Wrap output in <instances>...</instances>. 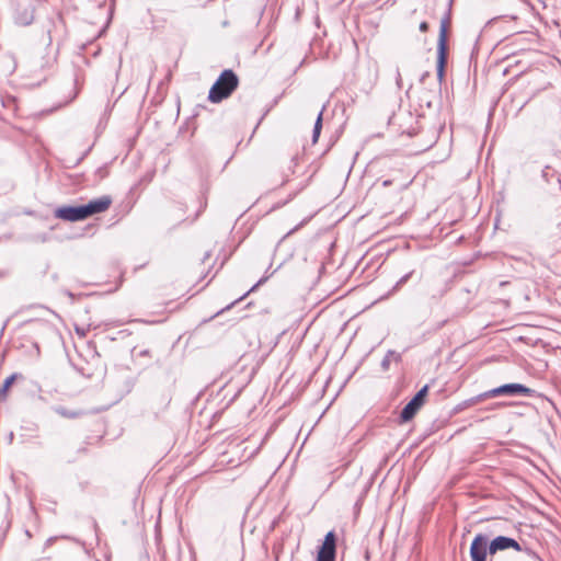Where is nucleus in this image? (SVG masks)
Returning a JSON list of instances; mask_svg holds the SVG:
<instances>
[{
	"label": "nucleus",
	"instance_id": "obj_1",
	"mask_svg": "<svg viewBox=\"0 0 561 561\" xmlns=\"http://www.w3.org/2000/svg\"><path fill=\"white\" fill-rule=\"evenodd\" d=\"M239 78L231 69H225L215 83L211 85L208 100L211 103H219L222 100L229 98L233 91L238 88Z\"/></svg>",
	"mask_w": 561,
	"mask_h": 561
},
{
	"label": "nucleus",
	"instance_id": "obj_2",
	"mask_svg": "<svg viewBox=\"0 0 561 561\" xmlns=\"http://www.w3.org/2000/svg\"><path fill=\"white\" fill-rule=\"evenodd\" d=\"M450 24V12L448 11L440 21L439 35L437 42V65L436 72L439 82L444 79L445 68L448 59L447 34Z\"/></svg>",
	"mask_w": 561,
	"mask_h": 561
},
{
	"label": "nucleus",
	"instance_id": "obj_3",
	"mask_svg": "<svg viewBox=\"0 0 561 561\" xmlns=\"http://www.w3.org/2000/svg\"><path fill=\"white\" fill-rule=\"evenodd\" d=\"M506 549H514L516 551H525L531 558L540 560L539 556L530 548L523 549L522 546L514 538L506 536H497L489 543V553L495 554L497 551Z\"/></svg>",
	"mask_w": 561,
	"mask_h": 561
},
{
	"label": "nucleus",
	"instance_id": "obj_4",
	"mask_svg": "<svg viewBox=\"0 0 561 561\" xmlns=\"http://www.w3.org/2000/svg\"><path fill=\"white\" fill-rule=\"evenodd\" d=\"M111 205V196L102 195L100 197L92 198L83 204L62 205L57 207L55 210H107Z\"/></svg>",
	"mask_w": 561,
	"mask_h": 561
},
{
	"label": "nucleus",
	"instance_id": "obj_5",
	"mask_svg": "<svg viewBox=\"0 0 561 561\" xmlns=\"http://www.w3.org/2000/svg\"><path fill=\"white\" fill-rule=\"evenodd\" d=\"M535 393L534 389H530L522 383H505L500 387L488 390L489 399L500 396H528L531 397Z\"/></svg>",
	"mask_w": 561,
	"mask_h": 561
},
{
	"label": "nucleus",
	"instance_id": "obj_6",
	"mask_svg": "<svg viewBox=\"0 0 561 561\" xmlns=\"http://www.w3.org/2000/svg\"><path fill=\"white\" fill-rule=\"evenodd\" d=\"M428 392V386L422 387L416 394L405 404L400 413L401 422H408L414 417L420 408L424 404Z\"/></svg>",
	"mask_w": 561,
	"mask_h": 561
},
{
	"label": "nucleus",
	"instance_id": "obj_7",
	"mask_svg": "<svg viewBox=\"0 0 561 561\" xmlns=\"http://www.w3.org/2000/svg\"><path fill=\"white\" fill-rule=\"evenodd\" d=\"M336 558V536L334 531H329L320 546L316 561H335Z\"/></svg>",
	"mask_w": 561,
	"mask_h": 561
},
{
	"label": "nucleus",
	"instance_id": "obj_8",
	"mask_svg": "<svg viewBox=\"0 0 561 561\" xmlns=\"http://www.w3.org/2000/svg\"><path fill=\"white\" fill-rule=\"evenodd\" d=\"M489 552L488 536L478 534L474 536L470 546V557L472 561H485Z\"/></svg>",
	"mask_w": 561,
	"mask_h": 561
},
{
	"label": "nucleus",
	"instance_id": "obj_9",
	"mask_svg": "<svg viewBox=\"0 0 561 561\" xmlns=\"http://www.w3.org/2000/svg\"><path fill=\"white\" fill-rule=\"evenodd\" d=\"M94 213H54L57 219L68 222H78L87 220Z\"/></svg>",
	"mask_w": 561,
	"mask_h": 561
},
{
	"label": "nucleus",
	"instance_id": "obj_10",
	"mask_svg": "<svg viewBox=\"0 0 561 561\" xmlns=\"http://www.w3.org/2000/svg\"><path fill=\"white\" fill-rule=\"evenodd\" d=\"M22 378V374L13 373L12 375L4 379L2 386L0 387V402L7 401L9 389L11 388L15 380Z\"/></svg>",
	"mask_w": 561,
	"mask_h": 561
},
{
	"label": "nucleus",
	"instance_id": "obj_11",
	"mask_svg": "<svg viewBox=\"0 0 561 561\" xmlns=\"http://www.w3.org/2000/svg\"><path fill=\"white\" fill-rule=\"evenodd\" d=\"M15 22L20 25H30L33 20H34V15H33V10H30L27 8H24V9H18L16 10V13H15Z\"/></svg>",
	"mask_w": 561,
	"mask_h": 561
},
{
	"label": "nucleus",
	"instance_id": "obj_12",
	"mask_svg": "<svg viewBox=\"0 0 561 561\" xmlns=\"http://www.w3.org/2000/svg\"><path fill=\"white\" fill-rule=\"evenodd\" d=\"M489 399V394H488V391H484L478 396H474L472 398H469L465 401H462L461 403L458 404L457 407V411H462L467 408H470V407H473L484 400Z\"/></svg>",
	"mask_w": 561,
	"mask_h": 561
},
{
	"label": "nucleus",
	"instance_id": "obj_13",
	"mask_svg": "<svg viewBox=\"0 0 561 561\" xmlns=\"http://www.w3.org/2000/svg\"><path fill=\"white\" fill-rule=\"evenodd\" d=\"M54 411L66 419H78L83 414L80 410H69L65 407H55Z\"/></svg>",
	"mask_w": 561,
	"mask_h": 561
},
{
	"label": "nucleus",
	"instance_id": "obj_14",
	"mask_svg": "<svg viewBox=\"0 0 561 561\" xmlns=\"http://www.w3.org/2000/svg\"><path fill=\"white\" fill-rule=\"evenodd\" d=\"M414 274V271H409L408 273H405L403 276H401L397 283L393 285V287L391 288V290L389 291V295H392L397 291H399L409 280L410 278L413 276Z\"/></svg>",
	"mask_w": 561,
	"mask_h": 561
},
{
	"label": "nucleus",
	"instance_id": "obj_15",
	"mask_svg": "<svg viewBox=\"0 0 561 561\" xmlns=\"http://www.w3.org/2000/svg\"><path fill=\"white\" fill-rule=\"evenodd\" d=\"M323 111H324V107L318 114L314 126H313V130H312V142L313 144H316L318 141V138H319L321 129H322Z\"/></svg>",
	"mask_w": 561,
	"mask_h": 561
},
{
	"label": "nucleus",
	"instance_id": "obj_16",
	"mask_svg": "<svg viewBox=\"0 0 561 561\" xmlns=\"http://www.w3.org/2000/svg\"><path fill=\"white\" fill-rule=\"evenodd\" d=\"M297 163H298V156H294L289 161L286 172H283L282 184H285L286 182H288L289 176L295 173V168H296Z\"/></svg>",
	"mask_w": 561,
	"mask_h": 561
},
{
	"label": "nucleus",
	"instance_id": "obj_17",
	"mask_svg": "<svg viewBox=\"0 0 561 561\" xmlns=\"http://www.w3.org/2000/svg\"><path fill=\"white\" fill-rule=\"evenodd\" d=\"M267 279V277H262L255 285H253L250 290L244 294L242 297H240L239 299L234 300L233 302H231L230 305H228L226 308L221 309L220 311H218L216 313V316L222 313L224 311L230 309L232 306H234L237 302H239L240 300H242L249 293L255 290L260 285H262L265 280Z\"/></svg>",
	"mask_w": 561,
	"mask_h": 561
},
{
	"label": "nucleus",
	"instance_id": "obj_18",
	"mask_svg": "<svg viewBox=\"0 0 561 561\" xmlns=\"http://www.w3.org/2000/svg\"><path fill=\"white\" fill-rule=\"evenodd\" d=\"M311 218H312V216H308V217L304 218L302 220H300L299 224H297L294 228H291L290 230L287 231V233L283 237V239L287 238L288 236L293 234L298 229H300L301 227L307 225L311 220Z\"/></svg>",
	"mask_w": 561,
	"mask_h": 561
},
{
	"label": "nucleus",
	"instance_id": "obj_19",
	"mask_svg": "<svg viewBox=\"0 0 561 561\" xmlns=\"http://www.w3.org/2000/svg\"><path fill=\"white\" fill-rule=\"evenodd\" d=\"M447 290H448V288H447L446 283L438 284L437 290L435 293H433V298H436L437 300H439L447 293Z\"/></svg>",
	"mask_w": 561,
	"mask_h": 561
},
{
	"label": "nucleus",
	"instance_id": "obj_20",
	"mask_svg": "<svg viewBox=\"0 0 561 561\" xmlns=\"http://www.w3.org/2000/svg\"><path fill=\"white\" fill-rule=\"evenodd\" d=\"M396 82H397V85L399 88H401L402 77H401L399 68H397V70H396Z\"/></svg>",
	"mask_w": 561,
	"mask_h": 561
},
{
	"label": "nucleus",
	"instance_id": "obj_21",
	"mask_svg": "<svg viewBox=\"0 0 561 561\" xmlns=\"http://www.w3.org/2000/svg\"><path fill=\"white\" fill-rule=\"evenodd\" d=\"M419 28H420L421 32H427L428 23L425 22V21L421 22Z\"/></svg>",
	"mask_w": 561,
	"mask_h": 561
},
{
	"label": "nucleus",
	"instance_id": "obj_22",
	"mask_svg": "<svg viewBox=\"0 0 561 561\" xmlns=\"http://www.w3.org/2000/svg\"><path fill=\"white\" fill-rule=\"evenodd\" d=\"M556 237L561 238V219L557 222V231L554 233Z\"/></svg>",
	"mask_w": 561,
	"mask_h": 561
},
{
	"label": "nucleus",
	"instance_id": "obj_23",
	"mask_svg": "<svg viewBox=\"0 0 561 561\" xmlns=\"http://www.w3.org/2000/svg\"><path fill=\"white\" fill-rule=\"evenodd\" d=\"M389 363H390V362H389V358H388V356H386V357L382 359V362H381V366H382V368H383V369H388V367H389Z\"/></svg>",
	"mask_w": 561,
	"mask_h": 561
},
{
	"label": "nucleus",
	"instance_id": "obj_24",
	"mask_svg": "<svg viewBox=\"0 0 561 561\" xmlns=\"http://www.w3.org/2000/svg\"><path fill=\"white\" fill-rule=\"evenodd\" d=\"M138 355L139 356H150V351L149 350H141Z\"/></svg>",
	"mask_w": 561,
	"mask_h": 561
},
{
	"label": "nucleus",
	"instance_id": "obj_25",
	"mask_svg": "<svg viewBox=\"0 0 561 561\" xmlns=\"http://www.w3.org/2000/svg\"><path fill=\"white\" fill-rule=\"evenodd\" d=\"M430 76V72L428 71H425L422 73L421 78H420V82H424V80Z\"/></svg>",
	"mask_w": 561,
	"mask_h": 561
},
{
	"label": "nucleus",
	"instance_id": "obj_26",
	"mask_svg": "<svg viewBox=\"0 0 561 561\" xmlns=\"http://www.w3.org/2000/svg\"><path fill=\"white\" fill-rule=\"evenodd\" d=\"M76 332L81 336L85 335V331L83 329L76 328Z\"/></svg>",
	"mask_w": 561,
	"mask_h": 561
},
{
	"label": "nucleus",
	"instance_id": "obj_27",
	"mask_svg": "<svg viewBox=\"0 0 561 561\" xmlns=\"http://www.w3.org/2000/svg\"><path fill=\"white\" fill-rule=\"evenodd\" d=\"M506 405H513V403H512V402H511V403H496V404H494V407H493V408H496V407H506Z\"/></svg>",
	"mask_w": 561,
	"mask_h": 561
},
{
	"label": "nucleus",
	"instance_id": "obj_28",
	"mask_svg": "<svg viewBox=\"0 0 561 561\" xmlns=\"http://www.w3.org/2000/svg\"><path fill=\"white\" fill-rule=\"evenodd\" d=\"M389 185H391V181L390 180H385L382 182V186H389Z\"/></svg>",
	"mask_w": 561,
	"mask_h": 561
},
{
	"label": "nucleus",
	"instance_id": "obj_29",
	"mask_svg": "<svg viewBox=\"0 0 561 561\" xmlns=\"http://www.w3.org/2000/svg\"><path fill=\"white\" fill-rule=\"evenodd\" d=\"M133 206H134V204H133L131 202H128V203L124 206V208H131Z\"/></svg>",
	"mask_w": 561,
	"mask_h": 561
},
{
	"label": "nucleus",
	"instance_id": "obj_30",
	"mask_svg": "<svg viewBox=\"0 0 561 561\" xmlns=\"http://www.w3.org/2000/svg\"><path fill=\"white\" fill-rule=\"evenodd\" d=\"M26 536L31 537V533L28 530L25 531Z\"/></svg>",
	"mask_w": 561,
	"mask_h": 561
}]
</instances>
